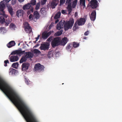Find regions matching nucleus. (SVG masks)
I'll use <instances>...</instances> for the list:
<instances>
[{
    "label": "nucleus",
    "instance_id": "obj_1",
    "mask_svg": "<svg viewBox=\"0 0 122 122\" xmlns=\"http://www.w3.org/2000/svg\"><path fill=\"white\" fill-rule=\"evenodd\" d=\"M7 4L6 0H4L0 2V21L3 22L4 21V18H6L7 15L5 14L4 10L5 8V6Z\"/></svg>",
    "mask_w": 122,
    "mask_h": 122
},
{
    "label": "nucleus",
    "instance_id": "obj_2",
    "mask_svg": "<svg viewBox=\"0 0 122 122\" xmlns=\"http://www.w3.org/2000/svg\"><path fill=\"white\" fill-rule=\"evenodd\" d=\"M74 20L73 18H71L70 20L66 22H65V30H67L69 29H71L73 25Z\"/></svg>",
    "mask_w": 122,
    "mask_h": 122
},
{
    "label": "nucleus",
    "instance_id": "obj_3",
    "mask_svg": "<svg viewBox=\"0 0 122 122\" xmlns=\"http://www.w3.org/2000/svg\"><path fill=\"white\" fill-rule=\"evenodd\" d=\"M60 37H56L54 38L52 41L51 43V45L53 48L60 45Z\"/></svg>",
    "mask_w": 122,
    "mask_h": 122
},
{
    "label": "nucleus",
    "instance_id": "obj_4",
    "mask_svg": "<svg viewBox=\"0 0 122 122\" xmlns=\"http://www.w3.org/2000/svg\"><path fill=\"white\" fill-rule=\"evenodd\" d=\"M44 68V67L43 66L41 65L39 63H38L35 65L34 69L35 71L40 72L43 71Z\"/></svg>",
    "mask_w": 122,
    "mask_h": 122
},
{
    "label": "nucleus",
    "instance_id": "obj_5",
    "mask_svg": "<svg viewBox=\"0 0 122 122\" xmlns=\"http://www.w3.org/2000/svg\"><path fill=\"white\" fill-rule=\"evenodd\" d=\"M25 52V51H22L21 49L18 50L13 51L10 55H14L17 54L19 56H20L24 54V53Z\"/></svg>",
    "mask_w": 122,
    "mask_h": 122
},
{
    "label": "nucleus",
    "instance_id": "obj_6",
    "mask_svg": "<svg viewBox=\"0 0 122 122\" xmlns=\"http://www.w3.org/2000/svg\"><path fill=\"white\" fill-rule=\"evenodd\" d=\"M49 44L47 43H43L41 44L40 48L41 50H43L44 51L47 50L49 49Z\"/></svg>",
    "mask_w": 122,
    "mask_h": 122
},
{
    "label": "nucleus",
    "instance_id": "obj_7",
    "mask_svg": "<svg viewBox=\"0 0 122 122\" xmlns=\"http://www.w3.org/2000/svg\"><path fill=\"white\" fill-rule=\"evenodd\" d=\"M68 41V39L66 37H64L62 38L61 40L60 38V45L64 46L67 43Z\"/></svg>",
    "mask_w": 122,
    "mask_h": 122
},
{
    "label": "nucleus",
    "instance_id": "obj_8",
    "mask_svg": "<svg viewBox=\"0 0 122 122\" xmlns=\"http://www.w3.org/2000/svg\"><path fill=\"white\" fill-rule=\"evenodd\" d=\"M97 3V0H92L90 2V6L93 9H95L98 6Z\"/></svg>",
    "mask_w": 122,
    "mask_h": 122
},
{
    "label": "nucleus",
    "instance_id": "obj_9",
    "mask_svg": "<svg viewBox=\"0 0 122 122\" xmlns=\"http://www.w3.org/2000/svg\"><path fill=\"white\" fill-rule=\"evenodd\" d=\"M65 21H63V22L62 21H60L59 23L57 24L56 27V29L58 30H60L61 29L63 28V27L65 29Z\"/></svg>",
    "mask_w": 122,
    "mask_h": 122
},
{
    "label": "nucleus",
    "instance_id": "obj_10",
    "mask_svg": "<svg viewBox=\"0 0 122 122\" xmlns=\"http://www.w3.org/2000/svg\"><path fill=\"white\" fill-rule=\"evenodd\" d=\"M53 32V31H51L48 33L46 31L44 32L42 34V38L44 39H46Z\"/></svg>",
    "mask_w": 122,
    "mask_h": 122
},
{
    "label": "nucleus",
    "instance_id": "obj_11",
    "mask_svg": "<svg viewBox=\"0 0 122 122\" xmlns=\"http://www.w3.org/2000/svg\"><path fill=\"white\" fill-rule=\"evenodd\" d=\"M86 22V20L84 18H81L77 20L76 22L79 25H82L84 24Z\"/></svg>",
    "mask_w": 122,
    "mask_h": 122
},
{
    "label": "nucleus",
    "instance_id": "obj_12",
    "mask_svg": "<svg viewBox=\"0 0 122 122\" xmlns=\"http://www.w3.org/2000/svg\"><path fill=\"white\" fill-rule=\"evenodd\" d=\"M26 25L25 26V30L26 32L27 33H30L31 31V27L29 26V25L26 22L25 23Z\"/></svg>",
    "mask_w": 122,
    "mask_h": 122
},
{
    "label": "nucleus",
    "instance_id": "obj_13",
    "mask_svg": "<svg viewBox=\"0 0 122 122\" xmlns=\"http://www.w3.org/2000/svg\"><path fill=\"white\" fill-rule=\"evenodd\" d=\"M30 64L27 62L23 63L22 65V70L23 71H25L28 70Z\"/></svg>",
    "mask_w": 122,
    "mask_h": 122
},
{
    "label": "nucleus",
    "instance_id": "obj_14",
    "mask_svg": "<svg viewBox=\"0 0 122 122\" xmlns=\"http://www.w3.org/2000/svg\"><path fill=\"white\" fill-rule=\"evenodd\" d=\"M90 17L91 20L94 21L96 19V12L95 10H94L92 12Z\"/></svg>",
    "mask_w": 122,
    "mask_h": 122
},
{
    "label": "nucleus",
    "instance_id": "obj_15",
    "mask_svg": "<svg viewBox=\"0 0 122 122\" xmlns=\"http://www.w3.org/2000/svg\"><path fill=\"white\" fill-rule=\"evenodd\" d=\"M19 58L17 56H12L10 58V61L11 62H14L17 61Z\"/></svg>",
    "mask_w": 122,
    "mask_h": 122
},
{
    "label": "nucleus",
    "instance_id": "obj_16",
    "mask_svg": "<svg viewBox=\"0 0 122 122\" xmlns=\"http://www.w3.org/2000/svg\"><path fill=\"white\" fill-rule=\"evenodd\" d=\"M30 4L28 3L27 4L24 5L22 7L23 9L24 10H26L30 9H31L32 7L31 5H30Z\"/></svg>",
    "mask_w": 122,
    "mask_h": 122
},
{
    "label": "nucleus",
    "instance_id": "obj_17",
    "mask_svg": "<svg viewBox=\"0 0 122 122\" xmlns=\"http://www.w3.org/2000/svg\"><path fill=\"white\" fill-rule=\"evenodd\" d=\"M25 54L26 55L25 56L27 59L32 58L33 56V54L30 52H26L25 53Z\"/></svg>",
    "mask_w": 122,
    "mask_h": 122
},
{
    "label": "nucleus",
    "instance_id": "obj_18",
    "mask_svg": "<svg viewBox=\"0 0 122 122\" xmlns=\"http://www.w3.org/2000/svg\"><path fill=\"white\" fill-rule=\"evenodd\" d=\"M24 13V11L22 10H20L17 11L16 12L17 16L19 17L20 16H23Z\"/></svg>",
    "mask_w": 122,
    "mask_h": 122
},
{
    "label": "nucleus",
    "instance_id": "obj_19",
    "mask_svg": "<svg viewBox=\"0 0 122 122\" xmlns=\"http://www.w3.org/2000/svg\"><path fill=\"white\" fill-rule=\"evenodd\" d=\"M7 9L8 12L11 16H12L14 15V12L12 7L10 6H8L7 7Z\"/></svg>",
    "mask_w": 122,
    "mask_h": 122
},
{
    "label": "nucleus",
    "instance_id": "obj_20",
    "mask_svg": "<svg viewBox=\"0 0 122 122\" xmlns=\"http://www.w3.org/2000/svg\"><path fill=\"white\" fill-rule=\"evenodd\" d=\"M15 43L14 41H12L9 42L7 45V47L9 48L15 45Z\"/></svg>",
    "mask_w": 122,
    "mask_h": 122
},
{
    "label": "nucleus",
    "instance_id": "obj_21",
    "mask_svg": "<svg viewBox=\"0 0 122 122\" xmlns=\"http://www.w3.org/2000/svg\"><path fill=\"white\" fill-rule=\"evenodd\" d=\"M8 16L7 15V16L6 18H4V21L2 22L0 21V22L1 23H3L4 22L5 23V25L6 26H7L10 23V20L9 18L6 19V20H5V19L7 18Z\"/></svg>",
    "mask_w": 122,
    "mask_h": 122
},
{
    "label": "nucleus",
    "instance_id": "obj_22",
    "mask_svg": "<svg viewBox=\"0 0 122 122\" xmlns=\"http://www.w3.org/2000/svg\"><path fill=\"white\" fill-rule=\"evenodd\" d=\"M72 44H68L66 46V49L68 51H71V50L72 48Z\"/></svg>",
    "mask_w": 122,
    "mask_h": 122
},
{
    "label": "nucleus",
    "instance_id": "obj_23",
    "mask_svg": "<svg viewBox=\"0 0 122 122\" xmlns=\"http://www.w3.org/2000/svg\"><path fill=\"white\" fill-rule=\"evenodd\" d=\"M80 4L81 6H83V8L86 7L85 0H80Z\"/></svg>",
    "mask_w": 122,
    "mask_h": 122
},
{
    "label": "nucleus",
    "instance_id": "obj_24",
    "mask_svg": "<svg viewBox=\"0 0 122 122\" xmlns=\"http://www.w3.org/2000/svg\"><path fill=\"white\" fill-rule=\"evenodd\" d=\"M67 9L68 12V14H70L72 10V7L71 5H68Z\"/></svg>",
    "mask_w": 122,
    "mask_h": 122
},
{
    "label": "nucleus",
    "instance_id": "obj_25",
    "mask_svg": "<svg viewBox=\"0 0 122 122\" xmlns=\"http://www.w3.org/2000/svg\"><path fill=\"white\" fill-rule=\"evenodd\" d=\"M34 15L35 18L38 19L39 18V15L38 12L37 11H35L34 13Z\"/></svg>",
    "mask_w": 122,
    "mask_h": 122
},
{
    "label": "nucleus",
    "instance_id": "obj_26",
    "mask_svg": "<svg viewBox=\"0 0 122 122\" xmlns=\"http://www.w3.org/2000/svg\"><path fill=\"white\" fill-rule=\"evenodd\" d=\"M27 59L25 57V56H23L21 58L20 61V63H22L26 61H27Z\"/></svg>",
    "mask_w": 122,
    "mask_h": 122
},
{
    "label": "nucleus",
    "instance_id": "obj_27",
    "mask_svg": "<svg viewBox=\"0 0 122 122\" xmlns=\"http://www.w3.org/2000/svg\"><path fill=\"white\" fill-rule=\"evenodd\" d=\"M63 31L62 30H60L54 34L55 36H57L61 35Z\"/></svg>",
    "mask_w": 122,
    "mask_h": 122
},
{
    "label": "nucleus",
    "instance_id": "obj_28",
    "mask_svg": "<svg viewBox=\"0 0 122 122\" xmlns=\"http://www.w3.org/2000/svg\"><path fill=\"white\" fill-rule=\"evenodd\" d=\"M53 51H51L49 52L48 54V56L49 58L52 57L53 55Z\"/></svg>",
    "mask_w": 122,
    "mask_h": 122
},
{
    "label": "nucleus",
    "instance_id": "obj_29",
    "mask_svg": "<svg viewBox=\"0 0 122 122\" xmlns=\"http://www.w3.org/2000/svg\"><path fill=\"white\" fill-rule=\"evenodd\" d=\"M15 70L13 68H10L9 70V73L11 75H12L15 73Z\"/></svg>",
    "mask_w": 122,
    "mask_h": 122
},
{
    "label": "nucleus",
    "instance_id": "obj_30",
    "mask_svg": "<svg viewBox=\"0 0 122 122\" xmlns=\"http://www.w3.org/2000/svg\"><path fill=\"white\" fill-rule=\"evenodd\" d=\"M61 14L60 12H58L54 17V19H57L60 18Z\"/></svg>",
    "mask_w": 122,
    "mask_h": 122
},
{
    "label": "nucleus",
    "instance_id": "obj_31",
    "mask_svg": "<svg viewBox=\"0 0 122 122\" xmlns=\"http://www.w3.org/2000/svg\"><path fill=\"white\" fill-rule=\"evenodd\" d=\"M77 23L76 22H75L73 28V31L76 30L78 28V26L77 25Z\"/></svg>",
    "mask_w": 122,
    "mask_h": 122
},
{
    "label": "nucleus",
    "instance_id": "obj_32",
    "mask_svg": "<svg viewBox=\"0 0 122 122\" xmlns=\"http://www.w3.org/2000/svg\"><path fill=\"white\" fill-rule=\"evenodd\" d=\"M19 66V64L18 62L14 63L12 65V66L13 68H17Z\"/></svg>",
    "mask_w": 122,
    "mask_h": 122
},
{
    "label": "nucleus",
    "instance_id": "obj_33",
    "mask_svg": "<svg viewBox=\"0 0 122 122\" xmlns=\"http://www.w3.org/2000/svg\"><path fill=\"white\" fill-rule=\"evenodd\" d=\"M72 44L73 47L74 48H76L78 47L79 45V43H77V42H73Z\"/></svg>",
    "mask_w": 122,
    "mask_h": 122
},
{
    "label": "nucleus",
    "instance_id": "obj_34",
    "mask_svg": "<svg viewBox=\"0 0 122 122\" xmlns=\"http://www.w3.org/2000/svg\"><path fill=\"white\" fill-rule=\"evenodd\" d=\"M57 3H56L54 2H53L51 3V6L52 8H54L57 5Z\"/></svg>",
    "mask_w": 122,
    "mask_h": 122
},
{
    "label": "nucleus",
    "instance_id": "obj_35",
    "mask_svg": "<svg viewBox=\"0 0 122 122\" xmlns=\"http://www.w3.org/2000/svg\"><path fill=\"white\" fill-rule=\"evenodd\" d=\"M29 3H30V4L31 5H35L36 4V1L35 0H31L30 2Z\"/></svg>",
    "mask_w": 122,
    "mask_h": 122
},
{
    "label": "nucleus",
    "instance_id": "obj_36",
    "mask_svg": "<svg viewBox=\"0 0 122 122\" xmlns=\"http://www.w3.org/2000/svg\"><path fill=\"white\" fill-rule=\"evenodd\" d=\"M33 7H32L30 10H28L27 11V14L29 15L31 12H33Z\"/></svg>",
    "mask_w": 122,
    "mask_h": 122
},
{
    "label": "nucleus",
    "instance_id": "obj_37",
    "mask_svg": "<svg viewBox=\"0 0 122 122\" xmlns=\"http://www.w3.org/2000/svg\"><path fill=\"white\" fill-rule=\"evenodd\" d=\"M34 53L35 54H40L41 53L40 51L37 49H35L34 50Z\"/></svg>",
    "mask_w": 122,
    "mask_h": 122
},
{
    "label": "nucleus",
    "instance_id": "obj_38",
    "mask_svg": "<svg viewBox=\"0 0 122 122\" xmlns=\"http://www.w3.org/2000/svg\"><path fill=\"white\" fill-rule=\"evenodd\" d=\"M40 6V3L39 2V3H37L36 5V7L35 8V9L36 10H38Z\"/></svg>",
    "mask_w": 122,
    "mask_h": 122
},
{
    "label": "nucleus",
    "instance_id": "obj_39",
    "mask_svg": "<svg viewBox=\"0 0 122 122\" xmlns=\"http://www.w3.org/2000/svg\"><path fill=\"white\" fill-rule=\"evenodd\" d=\"M77 1L74 2L72 4V6L73 8H74L76 6V5Z\"/></svg>",
    "mask_w": 122,
    "mask_h": 122
},
{
    "label": "nucleus",
    "instance_id": "obj_40",
    "mask_svg": "<svg viewBox=\"0 0 122 122\" xmlns=\"http://www.w3.org/2000/svg\"><path fill=\"white\" fill-rule=\"evenodd\" d=\"M4 63H5V64L4 66H7V63H9V62L8 60H5L4 61Z\"/></svg>",
    "mask_w": 122,
    "mask_h": 122
},
{
    "label": "nucleus",
    "instance_id": "obj_41",
    "mask_svg": "<svg viewBox=\"0 0 122 122\" xmlns=\"http://www.w3.org/2000/svg\"><path fill=\"white\" fill-rule=\"evenodd\" d=\"M65 0H60V5H63L65 3Z\"/></svg>",
    "mask_w": 122,
    "mask_h": 122
},
{
    "label": "nucleus",
    "instance_id": "obj_42",
    "mask_svg": "<svg viewBox=\"0 0 122 122\" xmlns=\"http://www.w3.org/2000/svg\"><path fill=\"white\" fill-rule=\"evenodd\" d=\"M53 38V37L52 36H50L47 40V41L49 42H50L53 40L52 38Z\"/></svg>",
    "mask_w": 122,
    "mask_h": 122
},
{
    "label": "nucleus",
    "instance_id": "obj_43",
    "mask_svg": "<svg viewBox=\"0 0 122 122\" xmlns=\"http://www.w3.org/2000/svg\"><path fill=\"white\" fill-rule=\"evenodd\" d=\"M10 27L12 28H15V24L13 23H11L10 24Z\"/></svg>",
    "mask_w": 122,
    "mask_h": 122
},
{
    "label": "nucleus",
    "instance_id": "obj_44",
    "mask_svg": "<svg viewBox=\"0 0 122 122\" xmlns=\"http://www.w3.org/2000/svg\"><path fill=\"white\" fill-rule=\"evenodd\" d=\"M47 1V0H43L41 2V5H43L45 4Z\"/></svg>",
    "mask_w": 122,
    "mask_h": 122
},
{
    "label": "nucleus",
    "instance_id": "obj_45",
    "mask_svg": "<svg viewBox=\"0 0 122 122\" xmlns=\"http://www.w3.org/2000/svg\"><path fill=\"white\" fill-rule=\"evenodd\" d=\"M71 0H66V4H67V5H71Z\"/></svg>",
    "mask_w": 122,
    "mask_h": 122
},
{
    "label": "nucleus",
    "instance_id": "obj_46",
    "mask_svg": "<svg viewBox=\"0 0 122 122\" xmlns=\"http://www.w3.org/2000/svg\"><path fill=\"white\" fill-rule=\"evenodd\" d=\"M40 35H38V37H36V40L35 41H35H34V43H36V42L37 41L38 39H39V37H40Z\"/></svg>",
    "mask_w": 122,
    "mask_h": 122
},
{
    "label": "nucleus",
    "instance_id": "obj_47",
    "mask_svg": "<svg viewBox=\"0 0 122 122\" xmlns=\"http://www.w3.org/2000/svg\"><path fill=\"white\" fill-rule=\"evenodd\" d=\"M89 33L88 31H87L85 32L84 33V35L85 36H87L88 35Z\"/></svg>",
    "mask_w": 122,
    "mask_h": 122
},
{
    "label": "nucleus",
    "instance_id": "obj_48",
    "mask_svg": "<svg viewBox=\"0 0 122 122\" xmlns=\"http://www.w3.org/2000/svg\"><path fill=\"white\" fill-rule=\"evenodd\" d=\"M61 13L63 14H64L66 13V11L64 10H62L61 11Z\"/></svg>",
    "mask_w": 122,
    "mask_h": 122
},
{
    "label": "nucleus",
    "instance_id": "obj_49",
    "mask_svg": "<svg viewBox=\"0 0 122 122\" xmlns=\"http://www.w3.org/2000/svg\"><path fill=\"white\" fill-rule=\"evenodd\" d=\"M32 15L31 14H30V15L29 17V19H31L32 18Z\"/></svg>",
    "mask_w": 122,
    "mask_h": 122
},
{
    "label": "nucleus",
    "instance_id": "obj_50",
    "mask_svg": "<svg viewBox=\"0 0 122 122\" xmlns=\"http://www.w3.org/2000/svg\"><path fill=\"white\" fill-rule=\"evenodd\" d=\"M74 15L75 17H76L77 16V12H76L74 14Z\"/></svg>",
    "mask_w": 122,
    "mask_h": 122
},
{
    "label": "nucleus",
    "instance_id": "obj_51",
    "mask_svg": "<svg viewBox=\"0 0 122 122\" xmlns=\"http://www.w3.org/2000/svg\"><path fill=\"white\" fill-rule=\"evenodd\" d=\"M30 82V81H26V83H27V84L28 85L29 84V82Z\"/></svg>",
    "mask_w": 122,
    "mask_h": 122
},
{
    "label": "nucleus",
    "instance_id": "obj_52",
    "mask_svg": "<svg viewBox=\"0 0 122 122\" xmlns=\"http://www.w3.org/2000/svg\"><path fill=\"white\" fill-rule=\"evenodd\" d=\"M5 28L3 27H1L0 28V29L1 31H2L3 29H4Z\"/></svg>",
    "mask_w": 122,
    "mask_h": 122
},
{
    "label": "nucleus",
    "instance_id": "obj_53",
    "mask_svg": "<svg viewBox=\"0 0 122 122\" xmlns=\"http://www.w3.org/2000/svg\"><path fill=\"white\" fill-rule=\"evenodd\" d=\"M20 2H23L24 0H18Z\"/></svg>",
    "mask_w": 122,
    "mask_h": 122
},
{
    "label": "nucleus",
    "instance_id": "obj_54",
    "mask_svg": "<svg viewBox=\"0 0 122 122\" xmlns=\"http://www.w3.org/2000/svg\"><path fill=\"white\" fill-rule=\"evenodd\" d=\"M59 21V20H57L55 21V23H57Z\"/></svg>",
    "mask_w": 122,
    "mask_h": 122
},
{
    "label": "nucleus",
    "instance_id": "obj_55",
    "mask_svg": "<svg viewBox=\"0 0 122 122\" xmlns=\"http://www.w3.org/2000/svg\"><path fill=\"white\" fill-rule=\"evenodd\" d=\"M6 0V1L7 2V3H8V2L10 0Z\"/></svg>",
    "mask_w": 122,
    "mask_h": 122
},
{
    "label": "nucleus",
    "instance_id": "obj_56",
    "mask_svg": "<svg viewBox=\"0 0 122 122\" xmlns=\"http://www.w3.org/2000/svg\"><path fill=\"white\" fill-rule=\"evenodd\" d=\"M87 37H84L83 38V39H86Z\"/></svg>",
    "mask_w": 122,
    "mask_h": 122
},
{
    "label": "nucleus",
    "instance_id": "obj_57",
    "mask_svg": "<svg viewBox=\"0 0 122 122\" xmlns=\"http://www.w3.org/2000/svg\"><path fill=\"white\" fill-rule=\"evenodd\" d=\"M52 26H51V25H50L49 26V28H50V27H51Z\"/></svg>",
    "mask_w": 122,
    "mask_h": 122
},
{
    "label": "nucleus",
    "instance_id": "obj_58",
    "mask_svg": "<svg viewBox=\"0 0 122 122\" xmlns=\"http://www.w3.org/2000/svg\"><path fill=\"white\" fill-rule=\"evenodd\" d=\"M38 44H37L36 45V46H38Z\"/></svg>",
    "mask_w": 122,
    "mask_h": 122
},
{
    "label": "nucleus",
    "instance_id": "obj_59",
    "mask_svg": "<svg viewBox=\"0 0 122 122\" xmlns=\"http://www.w3.org/2000/svg\"><path fill=\"white\" fill-rule=\"evenodd\" d=\"M98 0V1H99V2H100V0Z\"/></svg>",
    "mask_w": 122,
    "mask_h": 122
},
{
    "label": "nucleus",
    "instance_id": "obj_60",
    "mask_svg": "<svg viewBox=\"0 0 122 122\" xmlns=\"http://www.w3.org/2000/svg\"><path fill=\"white\" fill-rule=\"evenodd\" d=\"M20 45V44H19L18 45L19 46Z\"/></svg>",
    "mask_w": 122,
    "mask_h": 122
},
{
    "label": "nucleus",
    "instance_id": "obj_61",
    "mask_svg": "<svg viewBox=\"0 0 122 122\" xmlns=\"http://www.w3.org/2000/svg\"><path fill=\"white\" fill-rule=\"evenodd\" d=\"M88 1H90V0H87Z\"/></svg>",
    "mask_w": 122,
    "mask_h": 122
},
{
    "label": "nucleus",
    "instance_id": "obj_62",
    "mask_svg": "<svg viewBox=\"0 0 122 122\" xmlns=\"http://www.w3.org/2000/svg\"><path fill=\"white\" fill-rule=\"evenodd\" d=\"M42 8L41 9V10H42Z\"/></svg>",
    "mask_w": 122,
    "mask_h": 122
},
{
    "label": "nucleus",
    "instance_id": "obj_63",
    "mask_svg": "<svg viewBox=\"0 0 122 122\" xmlns=\"http://www.w3.org/2000/svg\"><path fill=\"white\" fill-rule=\"evenodd\" d=\"M64 84V83H62V84Z\"/></svg>",
    "mask_w": 122,
    "mask_h": 122
}]
</instances>
